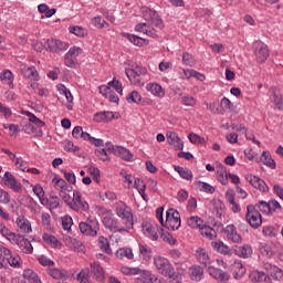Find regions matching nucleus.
I'll return each instance as SVG.
<instances>
[{
    "mask_svg": "<svg viewBox=\"0 0 283 283\" xmlns=\"http://www.w3.org/2000/svg\"><path fill=\"white\" fill-rule=\"evenodd\" d=\"M142 14L145 21L147 23H139L135 27L136 32H142L143 34H146L147 36H151L153 39H156L158 36L157 30H163L165 28V24L163 23V19H160V15H158V12L147 8H142Z\"/></svg>",
    "mask_w": 283,
    "mask_h": 283,
    "instance_id": "f257e3e1",
    "label": "nucleus"
},
{
    "mask_svg": "<svg viewBox=\"0 0 283 283\" xmlns=\"http://www.w3.org/2000/svg\"><path fill=\"white\" fill-rule=\"evenodd\" d=\"M0 233L3 238L8 239L11 244L19 245V249H21L23 253L30 254L34 251V248L32 247L30 240L25 239V237L21 234H17L10 231V229L6 227V223H3V221H0Z\"/></svg>",
    "mask_w": 283,
    "mask_h": 283,
    "instance_id": "f03ea898",
    "label": "nucleus"
},
{
    "mask_svg": "<svg viewBox=\"0 0 283 283\" xmlns=\"http://www.w3.org/2000/svg\"><path fill=\"white\" fill-rule=\"evenodd\" d=\"M154 264L161 275L169 277L174 282V277H176V270H174V265L169 262V260L163 256H156L154 259Z\"/></svg>",
    "mask_w": 283,
    "mask_h": 283,
    "instance_id": "7ed1b4c3",
    "label": "nucleus"
},
{
    "mask_svg": "<svg viewBox=\"0 0 283 283\" xmlns=\"http://www.w3.org/2000/svg\"><path fill=\"white\" fill-rule=\"evenodd\" d=\"M125 74L127 78L133 83V85H145L140 76H146L147 74V69L143 67L138 64L132 65L130 69L125 70Z\"/></svg>",
    "mask_w": 283,
    "mask_h": 283,
    "instance_id": "20e7f679",
    "label": "nucleus"
},
{
    "mask_svg": "<svg viewBox=\"0 0 283 283\" xmlns=\"http://www.w3.org/2000/svg\"><path fill=\"white\" fill-rule=\"evenodd\" d=\"M245 220L252 229H260L262 227V214L253 205L247 207Z\"/></svg>",
    "mask_w": 283,
    "mask_h": 283,
    "instance_id": "39448f33",
    "label": "nucleus"
},
{
    "mask_svg": "<svg viewBox=\"0 0 283 283\" xmlns=\"http://www.w3.org/2000/svg\"><path fill=\"white\" fill-rule=\"evenodd\" d=\"M116 213L118 218H122L125 229L129 232V229L134 228V214L132 213V209L123 203V206L116 208Z\"/></svg>",
    "mask_w": 283,
    "mask_h": 283,
    "instance_id": "423d86ee",
    "label": "nucleus"
},
{
    "mask_svg": "<svg viewBox=\"0 0 283 283\" xmlns=\"http://www.w3.org/2000/svg\"><path fill=\"white\" fill-rule=\"evenodd\" d=\"M81 191L74 190L73 191V199H72V205L71 209L72 211H90V203L87 201L82 199Z\"/></svg>",
    "mask_w": 283,
    "mask_h": 283,
    "instance_id": "0eeeda50",
    "label": "nucleus"
},
{
    "mask_svg": "<svg viewBox=\"0 0 283 283\" xmlns=\"http://www.w3.org/2000/svg\"><path fill=\"white\" fill-rule=\"evenodd\" d=\"M254 54L258 63H264L269 59V46L262 41H255L253 43Z\"/></svg>",
    "mask_w": 283,
    "mask_h": 283,
    "instance_id": "6e6552de",
    "label": "nucleus"
},
{
    "mask_svg": "<svg viewBox=\"0 0 283 283\" xmlns=\"http://www.w3.org/2000/svg\"><path fill=\"white\" fill-rule=\"evenodd\" d=\"M45 46H46V50H49V52L59 54V52H64V50H67V48H70V44L61 40L51 39L45 42Z\"/></svg>",
    "mask_w": 283,
    "mask_h": 283,
    "instance_id": "1a4fd4ad",
    "label": "nucleus"
},
{
    "mask_svg": "<svg viewBox=\"0 0 283 283\" xmlns=\"http://www.w3.org/2000/svg\"><path fill=\"white\" fill-rule=\"evenodd\" d=\"M80 231L81 233H83V235H92V238H95V235H98V222L97 221H91L90 223L81 222Z\"/></svg>",
    "mask_w": 283,
    "mask_h": 283,
    "instance_id": "9d476101",
    "label": "nucleus"
},
{
    "mask_svg": "<svg viewBox=\"0 0 283 283\" xmlns=\"http://www.w3.org/2000/svg\"><path fill=\"white\" fill-rule=\"evenodd\" d=\"M103 224L106 229H109V231H113L114 233H129L127 228L118 227V221L112 217H104Z\"/></svg>",
    "mask_w": 283,
    "mask_h": 283,
    "instance_id": "9b49d317",
    "label": "nucleus"
},
{
    "mask_svg": "<svg viewBox=\"0 0 283 283\" xmlns=\"http://www.w3.org/2000/svg\"><path fill=\"white\" fill-rule=\"evenodd\" d=\"M248 182L251 184L254 189H259V191H262L263 193H266L269 191V186L262 178L253 175H249L247 177Z\"/></svg>",
    "mask_w": 283,
    "mask_h": 283,
    "instance_id": "f8f14e48",
    "label": "nucleus"
},
{
    "mask_svg": "<svg viewBox=\"0 0 283 283\" xmlns=\"http://www.w3.org/2000/svg\"><path fill=\"white\" fill-rule=\"evenodd\" d=\"M168 145H171L176 151H182L185 144L182 143V139L176 134V132H169L166 135Z\"/></svg>",
    "mask_w": 283,
    "mask_h": 283,
    "instance_id": "ddd939ff",
    "label": "nucleus"
},
{
    "mask_svg": "<svg viewBox=\"0 0 283 283\" xmlns=\"http://www.w3.org/2000/svg\"><path fill=\"white\" fill-rule=\"evenodd\" d=\"M252 283H273V279H271V275L266 274L262 271H253L249 275Z\"/></svg>",
    "mask_w": 283,
    "mask_h": 283,
    "instance_id": "4468645a",
    "label": "nucleus"
},
{
    "mask_svg": "<svg viewBox=\"0 0 283 283\" xmlns=\"http://www.w3.org/2000/svg\"><path fill=\"white\" fill-rule=\"evenodd\" d=\"M4 185L19 193L21 191V184L17 181V178L13 177L12 172L7 171L2 178Z\"/></svg>",
    "mask_w": 283,
    "mask_h": 283,
    "instance_id": "2eb2a0df",
    "label": "nucleus"
},
{
    "mask_svg": "<svg viewBox=\"0 0 283 283\" xmlns=\"http://www.w3.org/2000/svg\"><path fill=\"white\" fill-rule=\"evenodd\" d=\"M90 274L96 280V282H105V271L99 263L93 262L91 263Z\"/></svg>",
    "mask_w": 283,
    "mask_h": 283,
    "instance_id": "dca6fc26",
    "label": "nucleus"
},
{
    "mask_svg": "<svg viewBox=\"0 0 283 283\" xmlns=\"http://www.w3.org/2000/svg\"><path fill=\"white\" fill-rule=\"evenodd\" d=\"M135 275H137V283H155L156 280H158L154 274H151V272L147 270L139 269V272H137Z\"/></svg>",
    "mask_w": 283,
    "mask_h": 283,
    "instance_id": "f3484780",
    "label": "nucleus"
},
{
    "mask_svg": "<svg viewBox=\"0 0 283 283\" xmlns=\"http://www.w3.org/2000/svg\"><path fill=\"white\" fill-rule=\"evenodd\" d=\"M224 233L228 240H231V242H234L237 244H240V242H242V237L238 233V229H235L234 224L227 226L224 229Z\"/></svg>",
    "mask_w": 283,
    "mask_h": 283,
    "instance_id": "a211bd4d",
    "label": "nucleus"
},
{
    "mask_svg": "<svg viewBox=\"0 0 283 283\" xmlns=\"http://www.w3.org/2000/svg\"><path fill=\"white\" fill-rule=\"evenodd\" d=\"M59 92L63 94L67 101L66 108L69 111L74 109V96H72V92H70V88L65 87V85L60 84L57 85Z\"/></svg>",
    "mask_w": 283,
    "mask_h": 283,
    "instance_id": "6ab92c4d",
    "label": "nucleus"
},
{
    "mask_svg": "<svg viewBox=\"0 0 283 283\" xmlns=\"http://www.w3.org/2000/svg\"><path fill=\"white\" fill-rule=\"evenodd\" d=\"M22 132L31 134L34 138H41V136H43V130L41 128H35L30 122H25L22 125Z\"/></svg>",
    "mask_w": 283,
    "mask_h": 283,
    "instance_id": "aec40b11",
    "label": "nucleus"
},
{
    "mask_svg": "<svg viewBox=\"0 0 283 283\" xmlns=\"http://www.w3.org/2000/svg\"><path fill=\"white\" fill-rule=\"evenodd\" d=\"M270 92L272 93L274 105L277 107V109L283 111V97L280 88L272 86Z\"/></svg>",
    "mask_w": 283,
    "mask_h": 283,
    "instance_id": "412c9836",
    "label": "nucleus"
},
{
    "mask_svg": "<svg viewBox=\"0 0 283 283\" xmlns=\"http://www.w3.org/2000/svg\"><path fill=\"white\" fill-rule=\"evenodd\" d=\"M147 92H150L154 96H158L159 98H163L165 96V91H163V86L158 83H149L146 85Z\"/></svg>",
    "mask_w": 283,
    "mask_h": 283,
    "instance_id": "4be33fe9",
    "label": "nucleus"
},
{
    "mask_svg": "<svg viewBox=\"0 0 283 283\" xmlns=\"http://www.w3.org/2000/svg\"><path fill=\"white\" fill-rule=\"evenodd\" d=\"M115 154H116V156H119V158H122V160H125L126 163H129V160H132V158H134V155L132 154V151H129V149H127L125 147H120V146L116 147Z\"/></svg>",
    "mask_w": 283,
    "mask_h": 283,
    "instance_id": "5701e85b",
    "label": "nucleus"
},
{
    "mask_svg": "<svg viewBox=\"0 0 283 283\" xmlns=\"http://www.w3.org/2000/svg\"><path fill=\"white\" fill-rule=\"evenodd\" d=\"M21 72L24 78H31V81H36L39 78V71H36V67L34 66L23 67Z\"/></svg>",
    "mask_w": 283,
    "mask_h": 283,
    "instance_id": "b1692460",
    "label": "nucleus"
},
{
    "mask_svg": "<svg viewBox=\"0 0 283 283\" xmlns=\"http://www.w3.org/2000/svg\"><path fill=\"white\" fill-rule=\"evenodd\" d=\"M260 161L263 163V165H266V167H270V169H275V160L273 157H271V153L263 151L260 157Z\"/></svg>",
    "mask_w": 283,
    "mask_h": 283,
    "instance_id": "393cba45",
    "label": "nucleus"
},
{
    "mask_svg": "<svg viewBox=\"0 0 283 283\" xmlns=\"http://www.w3.org/2000/svg\"><path fill=\"white\" fill-rule=\"evenodd\" d=\"M202 275H205V270L200 265H193L190 268V277L196 282H200L202 280Z\"/></svg>",
    "mask_w": 283,
    "mask_h": 283,
    "instance_id": "a878e982",
    "label": "nucleus"
},
{
    "mask_svg": "<svg viewBox=\"0 0 283 283\" xmlns=\"http://www.w3.org/2000/svg\"><path fill=\"white\" fill-rule=\"evenodd\" d=\"M211 247L214 249V251H218V253H221L222 255H229L231 253V249L224 245L222 241H213Z\"/></svg>",
    "mask_w": 283,
    "mask_h": 283,
    "instance_id": "bb28decb",
    "label": "nucleus"
},
{
    "mask_svg": "<svg viewBox=\"0 0 283 283\" xmlns=\"http://www.w3.org/2000/svg\"><path fill=\"white\" fill-rule=\"evenodd\" d=\"M232 269L234 271L235 280H240V277H244V275L247 274V268H244V265H242V262H240V261H235L233 263Z\"/></svg>",
    "mask_w": 283,
    "mask_h": 283,
    "instance_id": "cd10ccee",
    "label": "nucleus"
},
{
    "mask_svg": "<svg viewBox=\"0 0 283 283\" xmlns=\"http://www.w3.org/2000/svg\"><path fill=\"white\" fill-rule=\"evenodd\" d=\"M174 169L181 178H184V180H193V172H191V170L184 168L182 166H174Z\"/></svg>",
    "mask_w": 283,
    "mask_h": 283,
    "instance_id": "c85d7f7f",
    "label": "nucleus"
},
{
    "mask_svg": "<svg viewBox=\"0 0 283 283\" xmlns=\"http://www.w3.org/2000/svg\"><path fill=\"white\" fill-rule=\"evenodd\" d=\"M116 258L119 260H123L124 258H127V260H134V251H132V248H119L116 251Z\"/></svg>",
    "mask_w": 283,
    "mask_h": 283,
    "instance_id": "c756f323",
    "label": "nucleus"
},
{
    "mask_svg": "<svg viewBox=\"0 0 283 283\" xmlns=\"http://www.w3.org/2000/svg\"><path fill=\"white\" fill-rule=\"evenodd\" d=\"M11 253L12 251H10V249L0 247V269H2V266H8V260Z\"/></svg>",
    "mask_w": 283,
    "mask_h": 283,
    "instance_id": "7c9ffc66",
    "label": "nucleus"
},
{
    "mask_svg": "<svg viewBox=\"0 0 283 283\" xmlns=\"http://www.w3.org/2000/svg\"><path fill=\"white\" fill-rule=\"evenodd\" d=\"M142 231L145 233V235L151 238V240H158V233L154 232V226H151V223H143Z\"/></svg>",
    "mask_w": 283,
    "mask_h": 283,
    "instance_id": "2f4dec72",
    "label": "nucleus"
},
{
    "mask_svg": "<svg viewBox=\"0 0 283 283\" xmlns=\"http://www.w3.org/2000/svg\"><path fill=\"white\" fill-rule=\"evenodd\" d=\"M23 277H24L25 282H28V283L41 282V280L39 279V274H36V272H34L33 270H30V269L24 270Z\"/></svg>",
    "mask_w": 283,
    "mask_h": 283,
    "instance_id": "473e14b6",
    "label": "nucleus"
},
{
    "mask_svg": "<svg viewBox=\"0 0 283 283\" xmlns=\"http://www.w3.org/2000/svg\"><path fill=\"white\" fill-rule=\"evenodd\" d=\"M17 226L23 231V233H30V231H32V226H30V222L23 216L17 219Z\"/></svg>",
    "mask_w": 283,
    "mask_h": 283,
    "instance_id": "72a5a7b5",
    "label": "nucleus"
},
{
    "mask_svg": "<svg viewBox=\"0 0 283 283\" xmlns=\"http://www.w3.org/2000/svg\"><path fill=\"white\" fill-rule=\"evenodd\" d=\"M229 109H231V101L227 97H223L220 102V108H217L214 114L224 115V113Z\"/></svg>",
    "mask_w": 283,
    "mask_h": 283,
    "instance_id": "f704fd0d",
    "label": "nucleus"
},
{
    "mask_svg": "<svg viewBox=\"0 0 283 283\" xmlns=\"http://www.w3.org/2000/svg\"><path fill=\"white\" fill-rule=\"evenodd\" d=\"M98 247L101 251L107 253V255H112V249L109 248V240L105 237L98 238Z\"/></svg>",
    "mask_w": 283,
    "mask_h": 283,
    "instance_id": "c9c22d12",
    "label": "nucleus"
},
{
    "mask_svg": "<svg viewBox=\"0 0 283 283\" xmlns=\"http://www.w3.org/2000/svg\"><path fill=\"white\" fill-rule=\"evenodd\" d=\"M126 36L128 41H130V43H133L134 45H137V48H143V45H147L149 43V41L137 35L126 34Z\"/></svg>",
    "mask_w": 283,
    "mask_h": 283,
    "instance_id": "e433bc0d",
    "label": "nucleus"
},
{
    "mask_svg": "<svg viewBox=\"0 0 283 283\" xmlns=\"http://www.w3.org/2000/svg\"><path fill=\"white\" fill-rule=\"evenodd\" d=\"M201 235H205L206 238H209L210 240H213V238H216L217 232L213 230V228L207 226L203 223V226H201V228L199 229Z\"/></svg>",
    "mask_w": 283,
    "mask_h": 283,
    "instance_id": "4c0bfd02",
    "label": "nucleus"
},
{
    "mask_svg": "<svg viewBox=\"0 0 283 283\" xmlns=\"http://www.w3.org/2000/svg\"><path fill=\"white\" fill-rule=\"evenodd\" d=\"M73 138H82L83 140H87L90 138V133L83 132V127L75 126L72 132Z\"/></svg>",
    "mask_w": 283,
    "mask_h": 283,
    "instance_id": "58836bf2",
    "label": "nucleus"
},
{
    "mask_svg": "<svg viewBox=\"0 0 283 283\" xmlns=\"http://www.w3.org/2000/svg\"><path fill=\"white\" fill-rule=\"evenodd\" d=\"M203 224L205 221L199 217H190L188 219V227H191V229H201Z\"/></svg>",
    "mask_w": 283,
    "mask_h": 283,
    "instance_id": "ea45409f",
    "label": "nucleus"
},
{
    "mask_svg": "<svg viewBox=\"0 0 283 283\" xmlns=\"http://www.w3.org/2000/svg\"><path fill=\"white\" fill-rule=\"evenodd\" d=\"M163 227L170 231H178V229H180V220L166 219Z\"/></svg>",
    "mask_w": 283,
    "mask_h": 283,
    "instance_id": "a19ab883",
    "label": "nucleus"
},
{
    "mask_svg": "<svg viewBox=\"0 0 283 283\" xmlns=\"http://www.w3.org/2000/svg\"><path fill=\"white\" fill-rule=\"evenodd\" d=\"M181 103L185 107H196L198 99L191 95H184L181 96Z\"/></svg>",
    "mask_w": 283,
    "mask_h": 283,
    "instance_id": "79ce46f5",
    "label": "nucleus"
},
{
    "mask_svg": "<svg viewBox=\"0 0 283 283\" xmlns=\"http://www.w3.org/2000/svg\"><path fill=\"white\" fill-rule=\"evenodd\" d=\"M255 209H259L262 213H266L268 216H271V205L270 201H259L255 206Z\"/></svg>",
    "mask_w": 283,
    "mask_h": 283,
    "instance_id": "37998d69",
    "label": "nucleus"
},
{
    "mask_svg": "<svg viewBox=\"0 0 283 283\" xmlns=\"http://www.w3.org/2000/svg\"><path fill=\"white\" fill-rule=\"evenodd\" d=\"M188 138L190 143H192V145H207V140L205 139V137H201L196 133L189 134Z\"/></svg>",
    "mask_w": 283,
    "mask_h": 283,
    "instance_id": "c03bdc74",
    "label": "nucleus"
},
{
    "mask_svg": "<svg viewBox=\"0 0 283 283\" xmlns=\"http://www.w3.org/2000/svg\"><path fill=\"white\" fill-rule=\"evenodd\" d=\"M90 273L88 268L82 269L77 274V281L81 283H90Z\"/></svg>",
    "mask_w": 283,
    "mask_h": 283,
    "instance_id": "a18cd8bd",
    "label": "nucleus"
},
{
    "mask_svg": "<svg viewBox=\"0 0 283 283\" xmlns=\"http://www.w3.org/2000/svg\"><path fill=\"white\" fill-rule=\"evenodd\" d=\"M237 255H239V258H249V255H251L252 250L251 247L249 245H243V247H239L235 250Z\"/></svg>",
    "mask_w": 283,
    "mask_h": 283,
    "instance_id": "49530a36",
    "label": "nucleus"
},
{
    "mask_svg": "<svg viewBox=\"0 0 283 283\" xmlns=\"http://www.w3.org/2000/svg\"><path fill=\"white\" fill-rule=\"evenodd\" d=\"M197 258L200 264H203V266H207L209 264V254H207L203 249L197 251Z\"/></svg>",
    "mask_w": 283,
    "mask_h": 283,
    "instance_id": "de8ad7c7",
    "label": "nucleus"
},
{
    "mask_svg": "<svg viewBox=\"0 0 283 283\" xmlns=\"http://www.w3.org/2000/svg\"><path fill=\"white\" fill-rule=\"evenodd\" d=\"M42 238L44 242H46V244H52L53 247L61 245V242L59 241V239H56V237L52 234L44 233Z\"/></svg>",
    "mask_w": 283,
    "mask_h": 283,
    "instance_id": "09e8293b",
    "label": "nucleus"
},
{
    "mask_svg": "<svg viewBox=\"0 0 283 283\" xmlns=\"http://www.w3.org/2000/svg\"><path fill=\"white\" fill-rule=\"evenodd\" d=\"M49 275H51V277H53V280H63V277H65V273H63L62 270L60 269H49L48 270Z\"/></svg>",
    "mask_w": 283,
    "mask_h": 283,
    "instance_id": "8fccbe9b",
    "label": "nucleus"
},
{
    "mask_svg": "<svg viewBox=\"0 0 283 283\" xmlns=\"http://www.w3.org/2000/svg\"><path fill=\"white\" fill-rule=\"evenodd\" d=\"M199 189L200 191H203V193H216V187L205 181H199Z\"/></svg>",
    "mask_w": 283,
    "mask_h": 283,
    "instance_id": "3c124183",
    "label": "nucleus"
},
{
    "mask_svg": "<svg viewBox=\"0 0 283 283\" xmlns=\"http://www.w3.org/2000/svg\"><path fill=\"white\" fill-rule=\"evenodd\" d=\"M14 78V75L11 71H4L3 73H0V81H4L7 85H12V81Z\"/></svg>",
    "mask_w": 283,
    "mask_h": 283,
    "instance_id": "603ef678",
    "label": "nucleus"
},
{
    "mask_svg": "<svg viewBox=\"0 0 283 283\" xmlns=\"http://www.w3.org/2000/svg\"><path fill=\"white\" fill-rule=\"evenodd\" d=\"M126 101L128 103H140L143 101V97L140 96V93L137 91H133L130 94L127 95Z\"/></svg>",
    "mask_w": 283,
    "mask_h": 283,
    "instance_id": "864d4df0",
    "label": "nucleus"
},
{
    "mask_svg": "<svg viewBox=\"0 0 283 283\" xmlns=\"http://www.w3.org/2000/svg\"><path fill=\"white\" fill-rule=\"evenodd\" d=\"M166 220H180V212L174 208L168 209Z\"/></svg>",
    "mask_w": 283,
    "mask_h": 283,
    "instance_id": "5fc2aeb1",
    "label": "nucleus"
},
{
    "mask_svg": "<svg viewBox=\"0 0 283 283\" xmlns=\"http://www.w3.org/2000/svg\"><path fill=\"white\" fill-rule=\"evenodd\" d=\"M95 155L99 160H103L104 163L109 160V153L105 148L96 149Z\"/></svg>",
    "mask_w": 283,
    "mask_h": 283,
    "instance_id": "6e6d98bb",
    "label": "nucleus"
},
{
    "mask_svg": "<svg viewBox=\"0 0 283 283\" xmlns=\"http://www.w3.org/2000/svg\"><path fill=\"white\" fill-rule=\"evenodd\" d=\"M72 224H74L72 217L64 216L62 218V228L64 229V231H70V229H72Z\"/></svg>",
    "mask_w": 283,
    "mask_h": 283,
    "instance_id": "4d7b16f0",
    "label": "nucleus"
},
{
    "mask_svg": "<svg viewBox=\"0 0 283 283\" xmlns=\"http://www.w3.org/2000/svg\"><path fill=\"white\" fill-rule=\"evenodd\" d=\"M108 86L113 90H115L118 94H123V84H120V81L114 78L108 83Z\"/></svg>",
    "mask_w": 283,
    "mask_h": 283,
    "instance_id": "13d9d810",
    "label": "nucleus"
},
{
    "mask_svg": "<svg viewBox=\"0 0 283 283\" xmlns=\"http://www.w3.org/2000/svg\"><path fill=\"white\" fill-rule=\"evenodd\" d=\"M120 272L124 275H136L137 273L140 272V268H127V266H123L120 269Z\"/></svg>",
    "mask_w": 283,
    "mask_h": 283,
    "instance_id": "bf43d9fd",
    "label": "nucleus"
},
{
    "mask_svg": "<svg viewBox=\"0 0 283 283\" xmlns=\"http://www.w3.org/2000/svg\"><path fill=\"white\" fill-rule=\"evenodd\" d=\"M139 253L144 255V260H151V249H148L145 245H139Z\"/></svg>",
    "mask_w": 283,
    "mask_h": 283,
    "instance_id": "052dcab7",
    "label": "nucleus"
},
{
    "mask_svg": "<svg viewBox=\"0 0 283 283\" xmlns=\"http://www.w3.org/2000/svg\"><path fill=\"white\" fill-rule=\"evenodd\" d=\"M93 24L95 25V28H98L99 30L103 28H107L108 25L102 17H95L93 19Z\"/></svg>",
    "mask_w": 283,
    "mask_h": 283,
    "instance_id": "680f3d73",
    "label": "nucleus"
},
{
    "mask_svg": "<svg viewBox=\"0 0 283 283\" xmlns=\"http://www.w3.org/2000/svg\"><path fill=\"white\" fill-rule=\"evenodd\" d=\"M64 63L67 67H76V57L67 55L66 53L64 56Z\"/></svg>",
    "mask_w": 283,
    "mask_h": 283,
    "instance_id": "e2e57ef3",
    "label": "nucleus"
},
{
    "mask_svg": "<svg viewBox=\"0 0 283 283\" xmlns=\"http://www.w3.org/2000/svg\"><path fill=\"white\" fill-rule=\"evenodd\" d=\"M38 262H40L42 266H54V261L48 259L45 255L39 256Z\"/></svg>",
    "mask_w": 283,
    "mask_h": 283,
    "instance_id": "0e129e2a",
    "label": "nucleus"
},
{
    "mask_svg": "<svg viewBox=\"0 0 283 283\" xmlns=\"http://www.w3.org/2000/svg\"><path fill=\"white\" fill-rule=\"evenodd\" d=\"M60 198L70 208L72 207V196L67 195L65 190H60Z\"/></svg>",
    "mask_w": 283,
    "mask_h": 283,
    "instance_id": "69168bd1",
    "label": "nucleus"
},
{
    "mask_svg": "<svg viewBox=\"0 0 283 283\" xmlns=\"http://www.w3.org/2000/svg\"><path fill=\"white\" fill-rule=\"evenodd\" d=\"M70 32L71 34H75V36H85V29L82 27H71Z\"/></svg>",
    "mask_w": 283,
    "mask_h": 283,
    "instance_id": "338daca9",
    "label": "nucleus"
},
{
    "mask_svg": "<svg viewBox=\"0 0 283 283\" xmlns=\"http://www.w3.org/2000/svg\"><path fill=\"white\" fill-rule=\"evenodd\" d=\"M20 263H21V256H19V255L12 256V253H11L10 258L8 260V264L10 266H19Z\"/></svg>",
    "mask_w": 283,
    "mask_h": 283,
    "instance_id": "774afa93",
    "label": "nucleus"
}]
</instances>
